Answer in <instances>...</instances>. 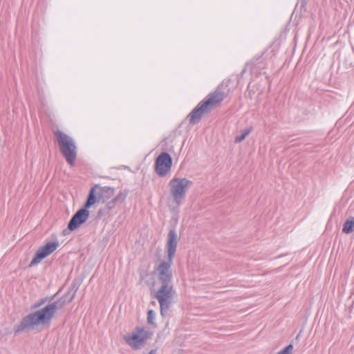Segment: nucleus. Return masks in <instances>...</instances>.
Masks as SVG:
<instances>
[{
	"mask_svg": "<svg viewBox=\"0 0 354 354\" xmlns=\"http://www.w3.org/2000/svg\"><path fill=\"white\" fill-rule=\"evenodd\" d=\"M64 303L56 301L47 304L24 317L20 324L16 326L15 333L25 330H33L39 327L48 326L55 313L64 306Z\"/></svg>",
	"mask_w": 354,
	"mask_h": 354,
	"instance_id": "obj_1",
	"label": "nucleus"
},
{
	"mask_svg": "<svg viewBox=\"0 0 354 354\" xmlns=\"http://www.w3.org/2000/svg\"><path fill=\"white\" fill-rule=\"evenodd\" d=\"M223 93L220 90H216L214 93L209 94L189 113L190 122L192 124L198 122L205 113L219 104L223 101Z\"/></svg>",
	"mask_w": 354,
	"mask_h": 354,
	"instance_id": "obj_2",
	"label": "nucleus"
},
{
	"mask_svg": "<svg viewBox=\"0 0 354 354\" xmlns=\"http://www.w3.org/2000/svg\"><path fill=\"white\" fill-rule=\"evenodd\" d=\"M54 136L66 162L71 166L74 165L77 158V146L73 138L59 130L55 131Z\"/></svg>",
	"mask_w": 354,
	"mask_h": 354,
	"instance_id": "obj_3",
	"label": "nucleus"
},
{
	"mask_svg": "<svg viewBox=\"0 0 354 354\" xmlns=\"http://www.w3.org/2000/svg\"><path fill=\"white\" fill-rule=\"evenodd\" d=\"M193 182L186 178H174L169 183L170 194L174 203L180 205Z\"/></svg>",
	"mask_w": 354,
	"mask_h": 354,
	"instance_id": "obj_4",
	"label": "nucleus"
},
{
	"mask_svg": "<svg viewBox=\"0 0 354 354\" xmlns=\"http://www.w3.org/2000/svg\"><path fill=\"white\" fill-rule=\"evenodd\" d=\"M175 295L176 290L172 283L161 284L155 292L153 297L159 303L160 313L162 316H164L169 309Z\"/></svg>",
	"mask_w": 354,
	"mask_h": 354,
	"instance_id": "obj_5",
	"label": "nucleus"
},
{
	"mask_svg": "<svg viewBox=\"0 0 354 354\" xmlns=\"http://www.w3.org/2000/svg\"><path fill=\"white\" fill-rule=\"evenodd\" d=\"M152 334L143 328H136L131 335L125 336L126 342L133 349H140L144 347L147 339Z\"/></svg>",
	"mask_w": 354,
	"mask_h": 354,
	"instance_id": "obj_6",
	"label": "nucleus"
},
{
	"mask_svg": "<svg viewBox=\"0 0 354 354\" xmlns=\"http://www.w3.org/2000/svg\"><path fill=\"white\" fill-rule=\"evenodd\" d=\"M173 259H167V261H161L156 268L157 277L160 284L171 283L172 271L171 269Z\"/></svg>",
	"mask_w": 354,
	"mask_h": 354,
	"instance_id": "obj_7",
	"label": "nucleus"
},
{
	"mask_svg": "<svg viewBox=\"0 0 354 354\" xmlns=\"http://www.w3.org/2000/svg\"><path fill=\"white\" fill-rule=\"evenodd\" d=\"M172 165V158L171 156L166 153H161L156 158L155 162V169L159 176H165L171 171Z\"/></svg>",
	"mask_w": 354,
	"mask_h": 354,
	"instance_id": "obj_8",
	"label": "nucleus"
},
{
	"mask_svg": "<svg viewBox=\"0 0 354 354\" xmlns=\"http://www.w3.org/2000/svg\"><path fill=\"white\" fill-rule=\"evenodd\" d=\"M58 245V243L57 242H48L44 246L39 248L37 250L35 257L30 261L29 266L32 267L39 263L42 259L55 251Z\"/></svg>",
	"mask_w": 354,
	"mask_h": 354,
	"instance_id": "obj_9",
	"label": "nucleus"
},
{
	"mask_svg": "<svg viewBox=\"0 0 354 354\" xmlns=\"http://www.w3.org/2000/svg\"><path fill=\"white\" fill-rule=\"evenodd\" d=\"M89 217V211L86 208L79 209L70 220L68 227L73 231L85 223Z\"/></svg>",
	"mask_w": 354,
	"mask_h": 354,
	"instance_id": "obj_10",
	"label": "nucleus"
},
{
	"mask_svg": "<svg viewBox=\"0 0 354 354\" xmlns=\"http://www.w3.org/2000/svg\"><path fill=\"white\" fill-rule=\"evenodd\" d=\"M178 242V236L175 230H171L167 235V241L166 244V249L167 253V258L173 259L175 255L177 245Z\"/></svg>",
	"mask_w": 354,
	"mask_h": 354,
	"instance_id": "obj_11",
	"label": "nucleus"
},
{
	"mask_svg": "<svg viewBox=\"0 0 354 354\" xmlns=\"http://www.w3.org/2000/svg\"><path fill=\"white\" fill-rule=\"evenodd\" d=\"M99 191L97 192L98 201L105 202L106 200L110 198L114 194V189L111 187H100L98 186Z\"/></svg>",
	"mask_w": 354,
	"mask_h": 354,
	"instance_id": "obj_12",
	"label": "nucleus"
},
{
	"mask_svg": "<svg viewBox=\"0 0 354 354\" xmlns=\"http://www.w3.org/2000/svg\"><path fill=\"white\" fill-rule=\"evenodd\" d=\"M97 188H98V185H95L91 189L89 192L87 201L84 205V208H86V209L93 205H94L96 202H99L98 196H96L95 195V191Z\"/></svg>",
	"mask_w": 354,
	"mask_h": 354,
	"instance_id": "obj_13",
	"label": "nucleus"
},
{
	"mask_svg": "<svg viewBox=\"0 0 354 354\" xmlns=\"http://www.w3.org/2000/svg\"><path fill=\"white\" fill-rule=\"evenodd\" d=\"M354 229V217L349 216L343 225L342 232L345 234H351Z\"/></svg>",
	"mask_w": 354,
	"mask_h": 354,
	"instance_id": "obj_14",
	"label": "nucleus"
},
{
	"mask_svg": "<svg viewBox=\"0 0 354 354\" xmlns=\"http://www.w3.org/2000/svg\"><path fill=\"white\" fill-rule=\"evenodd\" d=\"M250 133V129H247L242 131L241 134L240 136H237L235 138V142H241L243 140H245V138L248 136V134Z\"/></svg>",
	"mask_w": 354,
	"mask_h": 354,
	"instance_id": "obj_15",
	"label": "nucleus"
},
{
	"mask_svg": "<svg viewBox=\"0 0 354 354\" xmlns=\"http://www.w3.org/2000/svg\"><path fill=\"white\" fill-rule=\"evenodd\" d=\"M127 195V194L126 192H120V193L118 194V195L115 197L113 198V200L118 204L122 203L125 200Z\"/></svg>",
	"mask_w": 354,
	"mask_h": 354,
	"instance_id": "obj_16",
	"label": "nucleus"
},
{
	"mask_svg": "<svg viewBox=\"0 0 354 354\" xmlns=\"http://www.w3.org/2000/svg\"><path fill=\"white\" fill-rule=\"evenodd\" d=\"M155 317H156V313L153 312V310H149L148 315H147L148 323L151 324H153Z\"/></svg>",
	"mask_w": 354,
	"mask_h": 354,
	"instance_id": "obj_17",
	"label": "nucleus"
},
{
	"mask_svg": "<svg viewBox=\"0 0 354 354\" xmlns=\"http://www.w3.org/2000/svg\"><path fill=\"white\" fill-rule=\"evenodd\" d=\"M293 346L292 344H289L285 348L279 351L277 354H292Z\"/></svg>",
	"mask_w": 354,
	"mask_h": 354,
	"instance_id": "obj_18",
	"label": "nucleus"
},
{
	"mask_svg": "<svg viewBox=\"0 0 354 354\" xmlns=\"http://www.w3.org/2000/svg\"><path fill=\"white\" fill-rule=\"evenodd\" d=\"M118 203L116 202H115V201L113 200V198L109 201L106 205V209L109 210V211H111L113 209H114L115 208V206Z\"/></svg>",
	"mask_w": 354,
	"mask_h": 354,
	"instance_id": "obj_19",
	"label": "nucleus"
},
{
	"mask_svg": "<svg viewBox=\"0 0 354 354\" xmlns=\"http://www.w3.org/2000/svg\"><path fill=\"white\" fill-rule=\"evenodd\" d=\"M46 301V299H42L39 300L37 303L34 304L33 308H39L41 306H42L43 304H45Z\"/></svg>",
	"mask_w": 354,
	"mask_h": 354,
	"instance_id": "obj_20",
	"label": "nucleus"
},
{
	"mask_svg": "<svg viewBox=\"0 0 354 354\" xmlns=\"http://www.w3.org/2000/svg\"><path fill=\"white\" fill-rule=\"evenodd\" d=\"M156 353H157V352H156V350L153 349V350H151V351L149 352V354H156Z\"/></svg>",
	"mask_w": 354,
	"mask_h": 354,
	"instance_id": "obj_21",
	"label": "nucleus"
}]
</instances>
